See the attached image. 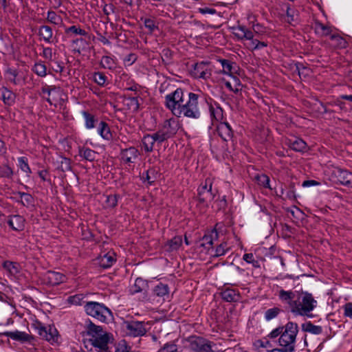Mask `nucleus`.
Masks as SVG:
<instances>
[{"label":"nucleus","mask_w":352,"mask_h":352,"mask_svg":"<svg viewBox=\"0 0 352 352\" xmlns=\"http://www.w3.org/2000/svg\"><path fill=\"white\" fill-rule=\"evenodd\" d=\"M197 201L199 204L204 207H207L208 204L213 199L214 195L212 192V182L210 178H207L205 184H201L198 189Z\"/></svg>","instance_id":"9b49d317"},{"label":"nucleus","mask_w":352,"mask_h":352,"mask_svg":"<svg viewBox=\"0 0 352 352\" xmlns=\"http://www.w3.org/2000/svg\"><path fill=\"white\" fill-rule=\"evenodd\" d=\"M182 245V236H175L166 243L165 248H166L167 251L173 252L179 250Z\"/></svg>","instance_id":"ea45409f"},{"label":"nucleus","mask_w":352,"mask_h":352,"mask_svg":"<svg viewBox=\"0 0 352 352\" xmlns=\"http://www.w3.org/2000/svg\"><path fill=\"white\" fill-rule=\"evenodd\" d=\"M152 296L161 298L163 301L170 298V287L167 284L157 283L152 289Z\"/></svg>","instance_id":"cd10ccee"},{"label":"nucleus","mask_w":352,"mask_h":352,"mask_svg":"<svg viewBox=\"0 0 352 352\" xmlns=\"http://www.w3.org/2000/svg\"><path fill=\"white\" fill-rule=\"evenodd\" d=\"M124 324L127 333L131 336L141 337L146 333L144 322L131 320L126 321Z\"/></svg>","instance_id":"a211bd4d"},{"label":"nucleus","mask_w":352,"mask_h":352,"mask_svg":"<svg viewBox=\"0 0 352 352\" xmlns=\"http://www.w3.org/2000/svg\"><path fill=\"white\" fill-rule=\"evenodd\" d=\"M97 259L100 267L107 269L116 262V254L113 250H110L104 254L101 253Z\"/></svg>","instance_id":"b1692460"},{"label":"nucleus","mask_w":352,"mask_h":352,"mask_svg":"<svg viewBox=\"0 0 352 352\" xmlns=\"http://www.w3.org/2000/svg\"><path fill=\"white\" fill-rule=\"evenodd\" d=\"M7 222L10 228L14 231L20 232L25 228V219L21 215H10Z\"/></svg>","instance_id":"c85d7f7f"},{"label":"nucleus","mask_w":352,"mask_h":352,"mask_svg":"<svg viewBox=\"0 0 352 352\" xmlns=\"http://www.w3.org/2000/svg\"><path fill=\"white\" fill-rule=\"evenodd\" d=\"M32 328L36 331L40 337L48 342H55L58 341V333L54 327H45L42 322L38 320H34L31 324Z\"/></svg>","instance_id":"6e6552de"},{"label":"nucleus","mask_w":352,"mask_h":352,"mask_svg":"<svg viewBox=\"0 0 352 352\" xmlns=\"http://www.w3.org/2000/svg\"><path fill=\"white\" fill-rule=\"evenodd\" d=\"M137 59L138 56L136 54L130 53L124 58L123 62L125 66H131L137 60Z\"/></svg>","instance_id":"338daca9"},{"label":"nucleus","mask_w":352,"mask_h":352,"mask_svg":"<svg viewBox=\"0 0 352 352\" xmlns=\"http://www.w3.org/2000/svg\"><path fill=\"white\" fill-rule=\"evenodd\" d=\"M209 100L210 101L207 100V103H206L205 108H208L210 118L212 120H215L216 121L219 122V123L221 122H224L223 109L216 102H212V100L211 98Z\"/></svg>","instance_id":"aec40b11"},{"label":"nucleus","mask_w":352,"mask_h":352,"mask_svg":"<svg viewBox=\"0 0 352 352\" xmlns=\"http://www.w3.org/2000/svg\"><path fill=\"white\" fill-rule=\"evenodd\" d=\"M113 346L112 352H133L131 347L126 344L125 340H122Z\"/></svg>","instance_id":"864d4df0"},{"label":"nucleus","mask_w":352,"mask_h":352,"mask_svg":"<svg viewBox=\"0 0 352 352\" xmlns=\"http://www.w3.org/2000/svg\"><path fill=\"white\" fill-rule=\"evenodd\" d=\"M21 204L25 207L32 206L34 205L33 197L26 192H18Z\"/></svg>","instance_id":"603ef678"},{"label":"nucleus","mask_w":352,"mask_h":352,"mask_svg":"<svg viewBox=\"0 0 352 352\" xmlns=\"http://www.w3.org/2000/svg\"><path fill=\"white\" fill-rule=\"evenodd\" d=\"M4 75L6 79L14 85H21L25 80V78L22 76V73L16 67H7L4 71Z\"/></svg>","instance_id":"6ab92c4d"},{"label":"nucleus","mask_w":352,"mask_h":352,"mask_svg":"<svg viewBox=\"0 0 352 352\" xmlns=\"http://www.w3.org/2000/svg\"><path fill=\"white\" fill-rule=\"evenodd\" d=\"M228 284H225L219 292L221 298L228 302H237L240 298L239 291L227 287Z\"/></svg>","instance_id":"393cba45"},{"label":"nucleus","mask_w":352,"mask_h":352,"mask_svg":"<svg viewBox=\"0 0 352 352\" xmlns=\"http://www.w3.org/2000/svg\"><path fill=\"white\" fill-rule=\"evenodd\" d=\"M92 80L100 87H104L108 82L107 76L102 72H94L92 74Z\"/></svg>","instance_id":"09e8293b"},{"label":"nucleus","mask_w":352,"mask_h":352,"mask_svg":"<svg viewBox=\"0 0 352 352\" xmlns=\"http://www.w3.org/2000/svg\"><path fill=\"white\" fill-rule=\"evenodd\" d=\"M46 21L53 25H60L63 23V18L53 10H48Z\"/></svg>","instance_id":"8fccbe9b"},{"label":"nucleus","mask_w":352,"mask_h":352,"mask_svg":"<svg viewBox=\"0 0 352 352\" xmlns=\"http://www.w3.org/2000/svg\"><path fill=\"white\" fill-rule=\"evenodd\" d=\"M118 197H119V195H118L116 194L105 195L106 206L107 208H115L118 204Z\"/></svg>","instance_id":"4d7b16f0"},{"label":"nucleus","mask_w":352,"mask_h":352,"mask_svg":"<svg viewBox=\"0 0 352 352\" xmlns=\"http://www.w3.org/2000/svg\"><path fill=\"white\" fill-rule=\"evenodd\" d=\"M298 292L292 290L286 291L283 289L278 292V299L285 305H287L290 311L293 308V303L295 302Z\"/></svg>","instance_id":"412c9836"},{"label":"nucleus","mask_w":352,"mask_h":352,"mask_svg":"<svg viewBox=\"0 0 352 352\" xmlns=\"http://www.w3.org/2000/svg\"><path fill=\"white\" fill-rule=\"evenodd\" d=\"M314 31L316 34L320 36H327L331 34V27L326 25L319 21L314 22Z\"/></svg>","instance_id":"58836bf2"},{"label":"nucleus","mask_w":352,"mask_h":352,"mask_svg":"<svg viewBox=\"0 0 352 352\" xmlns=\"http://www.w3.org/2000/svg\"><path fill=\"white\" fill-rule=\"evenodd\" d=\"M18 166L25 173H30V168L28 164V160L26 157H20L18 158Z\"/></svg>","instance_id":"5fc2aeb1"},{"label":"nucleus","mask_w":352,"mask_h":352,"mask_svg":"<svg viewBox=\"0 0 352 352\" xmlns=\"http://www.w3.org/2000/svg\"><path fill=\"white\" fill-rule=\"evenodd\" d=\"M217 131L219 135L223 141L228 142L232 140L234 133L228 122L224 121L219 123L217 126Z\"/></svg>","instance_id":"a878e982"},{"label":"nucleus","mask_w":352,"mask_h":352,"mask_svg":"<svg viewBox=\"0 0 352 352\" xmlns=\"http://www.w3.org/2000/svg\"><path fill=\"white\" fill-rule=\"evenodd\" d=\"M2 266L11 276H16L20 272V265L18 263L6 261Z\"/></svg>","instance_id":"c9c22d12"},{"label":"nucleus","mask_w":352,"mask_h":352,"mask_svg":"<svg viewBox=\"0 0 352 352\" xmlns=\"http://www.w3.org/2000/svg\"><path fill=\"white\" fill-rule=\"evenodd\" d=\"M16 98V94L8 87L3 86L0 88V98L5 105L12 106L15 103Z\"/></svg>","instance_id":"c756f323"},{"label":"nucleus","mask_w":352,"mask_h":352,"mask_svg":"<svg viewBox=\"0 0 352 352\" xmlns=\"http://www.w3.org/2000/svg\"><path fill=\"white\" fill-rule=\"evenodd\" d=\"M32 328L36 331L40 337L48 342H55L58 341V333L54 327H45L42 322L38 320H34L31 324Z\"/></svg>","instance_id":"1a4fd4ad"},{"label":"nucleus","mask_w":352,"mask_h":352,"mask_svg":"<svg viewBox=\"0 0 352 352\" xmlns=\"http://www.w3.org/2000/svg\"><path fill=\"white\" fill-rule=\"evenodd\" d=\"M189 342L190 349L195 352H215L213 347L216 344L202 337H191Z\"/></svg>","instance_id":"f8f14e48"},{"label":"nucleus","mask_w":352,"mask_h":352,"mask_svg":"<svg viewBox=\"0 0 352 352\" xmlns=\"http://www.w3.org/2000/svg\"><path fill=\"white\" fill-rule=\"evenodd\" d=\"M66 280L67 278L63 274L51 270L44 273L41 278L42 283L48 287L58 285L65 283Z\"/></svg>","instance_id":"ddd939ff"},{"label":"nucleus","mask_w":352,"mask_h":352,"mask_svg":"<svg viewBox=\"0 0 352 352\" xmlns=\"http://www.w3.org/2000/svg\"><path fill=\"white\" fill-rule=\"evenodd\" d=\"M186 96L179 110L177 117H187L192 119H198L201 116V112L205 108L207 98L201 94L186 91Z\"/></svg>","instance_id":"f03ea898"},{"label":"nucleus","mask_w":352,"mask_h":352,"mask_svg":"<svg viewBox=\"0 0 352 352\" xmlns=\"http://www.w3.org/2000/svg\"><path fill=\"white\" fill-rule=\"evenodd\" d=\"M298 326L294 322H288L285 326L273 329L267 336L272 340L278 339V347L272 349L271 352H294Z\"/></svg>","instance_id":"f257e3e1"},{"label":"nucleus","mask_w":352,"mask_h":352,"mask_svg":"<svg viewBox=\"0 0 352 352\" xmlns=\"http://www.w3.org/2000/svg\"><path fill=\"white\" fill-rule=\"evenodd\" d=\"M302 330L314 335H319L322 332L321 326L315 325L311 322H306L301 325Z\"/></svg>","instance_id":"a19ab883"},{"label":"nucleus","mask_w":352,"mask_h":352,"mask_svg":"<svg viewBox=\"0 0 352 352\" xmlns=\"http://www.w3.org/2000/svg\"><path fill=\"white\" fill-rule=\"evenodd\" d=\"M148 288V283L146 280L142 278H137L135 280V283L130 288V293L135 294L142 292Z\"/></svg>","instance_id":"e433bc0d"},{"label":"nucleus","mask_w":352,"mask_h":352,"mask_svg":"<svg viewBox=\"0 0 352 352\" xmlns=\"http://www.w3.org/2000/svg\"><path fill=\"white\" fill-rule=\"evenodd\" d=\"M55 53L53 52V50L51 47L43 46V52L41 53V55L49 63L53 60V55Z\"/></svg>","instance_id":"0e129e2a"},{"label":"nucleus","mask_w":352,"mask_h":352,"mask_svg":"<svg viewBox=\"0 0 352 352\" xmlns=\"http://www.w3.org/2000/svg\"><path fill=\"white\" fill-rule=\"evenodd\" d=\"M230 250V248L226 242L220 243L216 249L213 248V252H210V254L214 257H219L225 255Z\"/></svg>","instance_id":"de8ad7c7"},{"label":"nucleus","mask_w":352,"mask_h":352,"mask_svg":"<svg viewBox=\"0 0 352 352\" xmlns=\"http://www.w3.org/2000/svg\"><path fill=\"white\" fill-rule=\"evenodd\" d=\"M243 259L246 263L252 264V267L254 268H259L261 267L259 261L254 258V254L252 253L245 254L243 256Z\"/></svg>","instance_id":"052dcab7"},{"label":"nucleus","mask_w":352,"mask_h":352,"mask_svg":"<svg viewBox=\"0 0 352 352\" xmlns=\"http://www.w3.org/2000/svg\"><path fill=\"white\" fill-rule=\"evenodd\" d=\"M286 15L287 17V21L289 23L295 22L298 19V12L294 8H292L289 6L287 7Z\"/></svg>","instance_id":"13d9d810"},{"label":"nucleus","mask_w":352,"mask_h":352,"mask_svg":"<svg viewBox=\"0 0 352 352\" xmlns=\"http://www.w3.org/2000/svg\"><path fill=\"white\" fill-rule=\"evenodd\" d=\"M38 35L40 41H43L47 43H54L53 30L49 25H41L38 29Z\"/></svg>","instance_id":"2f4dec72"},{"label":"nucleus","mask_w":352,"mask_h":352,"mask_svg":"<svg viewBox=\"0 0 352 352\" xmlns=\"http://www.w3.org/2000/svg\"><path fill=\"white\" fill-rule=\"evenodd\" d=\"M1 335L21 343L32 342L34 340V338L32 335L18 330L14 331H5L2 333Z\"/></svg>","instance_id":"5701e85b"},{"label":"nucleus","mask_w":352,"mask_h":352,"mask_svg":"<svg viewBox=\"0 0 352 352\" xmlns=\"http://www.w3.org/2000/svg\"><path fill=\"white\" fill-rule=\"evenodd\" d=\"M40 96L47 101L50 105L55 108H61L67 100V96L63 90L58 86L43 85L41 88Z\"/></svg>","instance_id":"39448f33"},{"label":"nucleus","mask_w":352,"mask_h":352,"mask_svg":"<svg viewBox=\"0 0 352 352\" xmlns=\"http://www.w3.org/2000/svg\"><path fill=\"white\" fill-rule=\"evenodd\" d=\"M78 154L81 157L89 162L94 161L97 155L94 150L85 146L78 148Z\"/></svg>","instance_id":"a18cd8bd"},{"label":"nucleus","mask_w":352,"mask_h":352,"mask_svg":"<svg viewBox=\"0 0 352 352\" xmlns=\"http://www.w3.org/2000/svg\"><path fill=\"white\" fill-rule=\"evenodd\" d=\"M98 132L100 135L104 140H110L112 139V134L109 124L104 122H100L98 127Z\"/></svg>","instance_id":"79ce46f5"},{"label":"nucleus","mask_w":352,"mask_h":352,"mask_svg":"<svg viewBox=\"0 0 352 352\" xmlns=\"http://www.w3.org/2000/svg\"><path fill=\"white\" fill-rule=\"evenodd\" d=\"M255 183L264 188L272 190L273 187L270 184V177H254Z\"/></svg>","instance_id":"e2e57ef3"},{"label":"nucleus","mask_w":352,"mask_h":352,"mask_svg":"<svg viewBox=\"0 0 352 352\" xmlns=\"http://www.w3.org/2000/svg\"><path fill=\"white\" fill-rule=\"evenodd\" d=\"M286 144L293 151L299 153H305L308 151L309 147L306 142L302 138L294 137V138L288 139Z\"/></svg>","instance_id":"bb28decb"},{"label":"nucleus","mask_w":352,"mask_h":352,"mask_svg":"<svg viewBox=\"0 0 352 352\" xmlns=\"http://www.w3.org/2000/svg\"><path fill=\"white\" fill-rule=\"evenodd\" d=\"M330 39L335 41L337 47L340 48H345L347 46L346 40L338 34H331Z\"/></svg>","instance_id":"680f3d73"},{"label":"nucleus","mask_w":352,"mask_h":352,"mask_svg":"<svg viewBox=\"0 0 352 352\" xmlns=\"http://www.w3.org/2000/svg\"><path fill=\"white\" fill-rule=\"evenodd\" d=\"M158 352H179L177 346L173 342L166 343Z\"/></svg>","instance_id":"69168bd1"},{"label":"nucleus","mask_w":352,"mask_h":352,"mask_svg":"<svg viewBox=\"0 0 352 352\" xmlns=\"http://www.w3.org/2000/svg\"><path fill=\"white\" fill-rule=\"evenodd\" d=\"M107 53L109 54L102 56L99 63L100 66L102 69L113 71L117 67L118 60L113 55L110 54L108 52Z\"/></svg>","instance_id":"7c9ffc66"},{"label":"nucleus","mask_w":352,"mask_h":352,"mask_svg":"<svg viewBox=\"0 0 352 352\" xmlns=\"http://www.w3.org/2000/svg\"><path fill=\"white\" fill-rule=\"evenodd\" d=\"M103 12L106 15L107 20L110 21L113 19L117 21L120 19L119 10L113 3H105L103 6Z\"/></svg>","instance_id":"72a5a7b5"},{"label":"nucleus","mask_w":352,"mask_h":352,"mask_svg":"<svg viewBox=\"0 0 352 352\" xmlns=\"http://www.w3.org/2000/svg\"><path fill=\"white\" fill-rule=\"evenodd\" d=\"M281 312V309L278 307H273L268 309L265 312V318L266 320H271L278 316V314Z\"/></svg>","instance_id":"bf43d9fd"},{"label":"nucleus","mask_w":352,"mask_h":352,"mask_svg":"<svg viewBox=\"0 0 352 352\" xmlns=\"http://www.w3.org/2000/svg\"><path fill=\"white\" fill-rule=\"evenodd\" d=\"M32 71L41 78L45 77L47 74V66L42 60L35 62L32 67Z\"/></svg>","instance_id":"c03bdc74"},{"label":"nucleus","mask_w":352,"mask_h":352,"mask_svg":"<svg viewBox=\"0 0 352 352\" xmlns=\"http://www.w3.org/2000/svg\"><path fill=\"white\" fill-rule=\"evenodd\" d=\"M317 300L311 293L303 291L298 292L291 312L294 316L312 318L311 312L317 307Z\"/></svg>","instance_id":"20e7f679"},{"label":"nucleus","mask_w":352,"mask_h":352,"mask_svg":"<svg viewBox=\"0 0 352 352\" xmlns=\"http://www.w3.org/2000/svg\"><path fill=\"white\" fill-rule=\"evenodd\" d=\"M219 62L222 66L223 73L228 75L229 76H233L234 74L237 73V71L239 69L235 63L230 60L220 58L219 59Z\"/></svg>","instance_id":"473e14b6"},{"label":"nucleus","mask_w":352,"mask_h":352,"mask_svg":"<svg viewBox=\"0 0 352 352\" xmlns=\"http://www.w3.org/2000/svg\"><path fill=\"white\" fill-rule=\"evenodd\" d=\"M219 238V232L215 228L207 231L204 236L199 241L197 245L202 248L206 251V253L209 254L210 252H213V244L215 241Z\"/></svg>","instance_id":"4468645a"},{"label":"nucleus","mask_w":352,"mask_h":352,"mask_svg":"<svg viewBox=\"0 0 352 352\" xmlns=\"http://www.w3.org/2000/svg\"><path fill=\"white\" fill-rule=\"evenodd\" d=\"M191 74L195 78H201L204 80L210 78L212 75L210 63L207 61H201L195 63L193 66Z\"/></svg>","instance_id":"2eb2a0df"},{"label":"nucleus","mask_w":352,"mask_h":352,"mask_svg":"<svg viewBox=\"0 0 352 352\" xmlns=\"http://www.w3.org/2000/svg\"><path fill=\"white\" fill-rule=\"evenodd\" d=\"M324 173L327 176H339L342 174H344V176H346L347 175L346 170H343L341 168L335 166L329 167L328 170H326Z\"/></svg>","instance_id":"6e6d98bb"},{"label":"nucleus","mask_w":352,"mask_h":352,"mask_svg":"<svg viewBox=\"0 0 352 352\" xmlns=\"http://www.w3.org/2000/svg\"><path fill=\"white\" fill-rule=\"evenodd\" d=\"M186 90L182 88H177L174 91L167 94L165 96L164 104L174 116H177L179 110L186 96Z\"/></svg>","instance_id":"0eeeda50"},{"label":"nucleus","mask_w":352,"mask_h":352,"mask_svg":"<svg viewBox=\"0 0 352 352\" xmlns=\"http://www.w3.org/2000/svg\"><path fill=\"white\" fill-rule=\"evenodd\" d=\"M90 45V35L87 34V36L73 38L71 46L74 54H81L89 52Z\"/></svg>","instance_id":"f3484780"},{"label":"nucleus","mask_w":352,"mask_h":352,"mask_svg":"<svg viewBox=\"0 0 352 352\" xmlns=\"http://www.w3.org/2000/svg\"><path fill=\"white\" fill-rule=\"evenodd\" d=\"M62 172H66L71 170L70 160L63 157L60 162V166L58 167Z\"/></svg>","instance_id":"774afa93"},{"label":"nucleus","mask_w":352,"mask_h":352,"mask_svg":"<svg viewBox=\"0 0 352 352\" xmlns=\"http://www.w3.org/2000/svg\"><path fill=\"white\" fill-rule=\"evenodd\" d=\"M179 128V124L178 121L174 118H171L166 120L162 126L156 131V133L164 142L173 138L177 133Z\"/></svg>","instance_id":"9d476101"},{"label":"nucleus","mask_w":352,"mask_h":352,"mask_svg":"<svg viewBox=\"0 0 352 352\" xmlns=\"http://www.w3.org/2000/svg\"><path fill=\"white\" fill-rule=\"evenodd\" d=\"M163 142L160 138L156 132L151 134H145L141 139L142 149L146 153H151L154 150V146L161 145Z\"/></svg>","instance_id":"dca6fc26"},{"label":"nucleus","mask_w":352,"mask_h":352,"mask_svg":"<svg viewBox=\"0 0 352 352\" xmlns=\"http://www.w3.org/2000/svg\"><path fill=\"white\" fill-rule=\"evenodd\" d=\"M236 31L234 32L235 36H236L239 40H250L254 37V33L252 30L247 28L243 25H239L234 28Z\"/></svg>","instance_id":"f704fd0d"},{"label":"nucleus","mask_w":352,"mask_h":352,"mask_svg":"<svg viewBox=\"0 0 352 352\" xmlns=\"http://www.w3.org/2000/svg\"><path fill=\"white\" fill-rule=\"evenodd\" d=\"M84 310L87 315L102 323H108L113 318L111 309L104 304L95 301H86Z\"/></svg>","instance_id":"423d86ee"},{"label":"nucleus","mask_w":352,"mask_h":352,"mask_svg":"<svg viewBox=\"0 0 352 352\" xmlns=\"http://www.w3.org/2000/svg\"><path fill=\"white\" fill-rule=\"evenodd\" d=\"M84 296L82 294H78L73 296H70L67 298V301L68 304L72 305H82L85 304V301L83 300Z\"/></svg>","instance_id":"3c124183"},{"label":"nucleus","mask_w":352,"mask_h":352,"mask_svg":"<svg viewBox=\"0 0 352 352\" xmlns=\"http://www.w3.org/2000/svg\"><path fill=\"white\" fill-rule=\"evenodd\" d=\"M140 155L139 151L134 146L122 149L120 151V158L124 164L130 165L135 163Z\"/></svg>","instance_id":"4be33fe9"},{"label":"nucleus","mask_w":352,"mask_h":352,"mask_svg":"<svg viewBox=\"0 0 352 352\" xmlns=\"http://www.w3.org/2000/svg\"><path fill=\"white\" fill-rule=\"evenodd\" d=\"M65 32L69 37H72L73 38H75L74 36L78 35L87 36V34H89L85 30L82 29L80 25H72L67 28Z\"/></svg>","instance_id":"4c0bfd02"},{"label":"nucleus","mask_w":352,"mask_h":352,"mask_svg":"<svg viewBox=\"0 0 352 352\" xmlns=\"http://www.w3.org/2000/svg\"><path fill=\"white\" fill-rule=\"evenodd\" d=\"M124 104L127 109L133 113L138 112L140 109V102L138 97L125 98Z\"/></svg>","instance_id":"37998d69"},{"label":"nucleus","mask_w":352,"mask_h":352,"mask_svg":"<svg viewBox=\"0 0 352 352\" xmlns=\"http://www.w3.org/2000/svg\"><path fill=\"white\" fill-rule=\"evenodd\" d=\"M86 329L87 335L90 336L89 341L97 352H112L113 345L110 342V333L91 320H89Z\"/></svg>","instance_id":"7ed1b4c3"},{"label":"nucleus","mask_w":352,"mask_h":352,"mask_svg":"<svg viewBox=\"0 0 352 352\" xmlns=\"http://www.w3.org/2000/svg\"><path fill=\"white\" fill-rule=\"evenodd\" d=\"M82 115L85 119V127L88 129H94L96 126V123L98 122V119L95 116L87 111H82Z\"/></svg>","instance_id":"49530a36"}]
</instances>
